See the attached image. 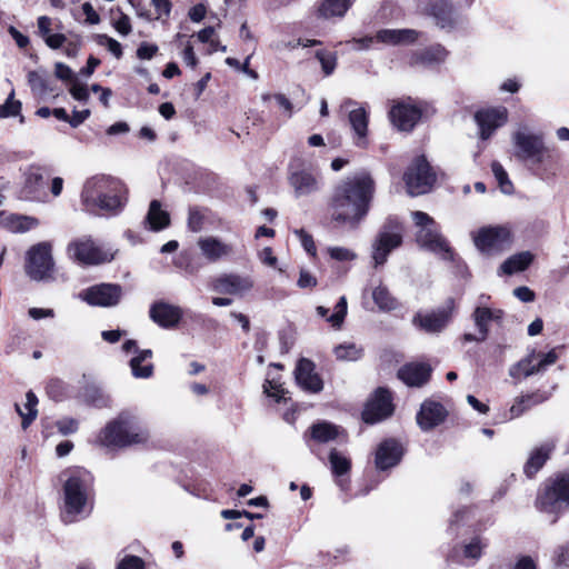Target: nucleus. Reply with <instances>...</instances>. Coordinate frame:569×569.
Wrapping results in <instances>:
<instances>
[{
	"mask_svg": "<svg viewBox=\"0 0 569 569\" xmlns=\"http://www.w3.org/2000/svg\"><path fill=\"white\" fill-rule=\"evenodd\" d=\"M38 398L32 391H28L26 395V403L22 409L19 405H16V410L19 416L22 418V428L27 429L30 423L37 418L38 410Z\"/></svg>",
	"mask_w": 569,
	"mask_h": 569,
	"instance_id": "40",
	"label": "nucleus"
},
{
	"mask_svg": "<svg viewBox=\"0 0 569 569\" xmlns=\"http://www.w3.org/2000/svg\"><path fill=\"white\" fill-rule=\"evenodd\" d=\"M122 297V288L117 283H99L79 292V298L93 307H114Z\"/></svg>",
	"mask_w": 569,
	"mask_h": 569,
	"instance_id": "11",
	"label": "nucleus"
},
{
	"mask_svg": "<svg viewBox=\"0 0 569 569\" xmlns=\"http://www.w3.org/2000/svg\"><path fill=\"white\" fill-rule=\"evenodd\" d=\"M28 83L36 92H43L47 89L44 78L37 71H30L28 73Z\"/></svg>",
	"mask_w": 569,
	"mask_h": 569,
	"instance_id": "59",
	"label": "nucleus"
},
{
	"mask_svg": "<svg viewBox=\"0 0 569 569\" xmlns=\"http://www.w3.org/2000/svg\"><path fill=\"white\" fill-rule=\"evenodd\" d=\"M533 260L530 251H520L508 258L500 267L505 274H513L526 270Z\"/></svg>",
	"mask_w": 569,
	"mask_h": 569,
	"instance_id": "36",
	"label": "nucleus"
},
{
	"mask_svg": "<svg viewBox=\"0 0 569 569\" xmlns=\"http://www.w3.org/2000/svg\"><path fill=\"white\" fill-rule=\"evenodd\" d=\"M98 42L101 46H106L107 49L116 57L121 58L122 57V47L119 41L116 39L107 36V34H100L98 36Z\"/></svg>",
	"mask_w": 569,
	"mask_h": 569,
	"instance_id": "53",
	"label": "nucleus"
},
{
	"mask_svg": "<svg viewBox=\"0 0 569 569\" xmlns=\"http://www.w3.org/2000/svg\"><path fill=\"white\" fill-rule=\"evenodd\" d=\"M181 58L188 67H190L192 69H194L197 67L198 58L196 57L193 46L191 44L190 41H187V43L181 52Z\"/></svg>",
	"mask_w": 569,
	"mask_h": 569,
	"instance_id": "62",
	"label": "nucleus"
},
{
	"mask_svg": "<svg viewBox=\"0 0 569 569\" xmlns=\"http://www.w3.org/2000/svg\"><path fill=\"white\" fill-rule=\"evenodd\" d=\"M431 367L427 363L411 362L401 367L398 378L408 387H421L430 379Z\"/></svg>",
	"mask_w": 569,
	"mask_h": 569,
	"instance_id": "26",
	"label": "nucleus"
},
{
	"mask_svg": "<svg viewBox=\"0 0 569 569\" xmlns=\"http://www.w3.org/2000/svg\"><path fill=\"white\" fill-rule=\"evenodd\" d=\"M375 180L367 171L343 178L335 188L330 201L332 221L357 227L368 214L375 194Z\"/></svg>",
	"mask_w": 569,
	"mask_h": 569,
	"instance_id": "1",
	"label": "nucleus"
},
{
	"mask_svg": "<svg viewBox=\"0 0 569 569\" xmlns=\"http://www.w3.org/2000/svg\"><path fill=\"white\" fill-rule=\"evenodd\" d=\"M117 569H144V562L137 556H127L118 563Z\"/></svg>",
	"mask_w": 569,
	"mask_h": 569,
	"instance_id": "61",
	"label": "nucleus"
},
{
	"mask_svg": "<svg viewBox=\"0 0 569 569\" xmlns=\"http://www.w3.org/2000/svg\"><path fill=\"white\" fill-rule=\"evenodd\" d=\"M261 99L263 102L274 100L276 104L282 110L287 118H290L293 113V106L291 101L282 93H263Z\"/></svg>",
	"mask_w": 569,
	"mask_h": 569,
	"instance_id": "46",
	"label": "nucleus"
},
{
	"mask_svg": "<svg viewBox=\"0 0 569 569\" xmlns=\"http://www.w3.org/2000/svg\"><path fill=\"white\" fill-rule=\"evenodd\" d=\"M447 417L445 407L436 401H425L417 415V422L422 430H430L441 422Z\"/></svg>",
	"mask_w": 569,
	"mask_h": 569,
	"instance_id": "25",
	"label": "nucleus"
},
{
	"mask_svg": "<svg viewBox=\"0 0 569 569\" xmlns=\"http://www.w3.org/2000/svg\"><path fill=\"white\" fill-rule=\"evenodd\" d=\"M477 249L510 246L512 232L507 226H486L470 233Z\"/></svg>",
	"mask_w": 569,
	"mask_h": 569,
	"instance_id": "13",
	"label": "nucleus"
},
{
	"mask_svg": "<svg viewBox=\"0 0 569 569\" xmlns=\"http://www.w3.org/2000/svg\"><path fill=\"white\" fill-rule=\"evenodd\" d=\"M347 299L342 296L335 307V312L327 318L328 322L335 328H340L347 315Z\"/></svg>",
	"mask_w": 569,
	"mask_h": 569,
	"instance_id": "49",
	"label": "nucleus"
},
{
	"mask_svg": "<svg viewBox=\"0 0 569 569\" xmlns=\"http://www.w3.org/2000/svg\"><path fill=\"white\" fill-rule=\"evenodd\" d=\"M549 397L550 395L548 392L541 391H536L530 395L518 397L510 408L511 417H519L527 409L546 401Z\"/></svg>",
	"mask_w": 569,
	"mask_h": 569,
	"instance_id": "37",
	"label": "nucleus"
},
{
	"mask_svg": "<svg viewBox=\"0 0 569 569\" xmlns=\"http://www.w3.org/2000/svg\"><path fill=\"white\" fill-rule=\"evenodd\" d=\"M408 193L420 196L429 192L436 182V174L423 156L415 159L403 176Z\"/></svg>",
	"mask_w": 569,
	"mask_h": 569,
	"instance_id": "6",
	"label": "nucleus"
},
{
	"mask_svg": "<svg viewBox=\"0 0 569 569\" xmlns=\"http://www.w3.org/2000/svg\"><path fill=\"white\" fill-rule=\"evenodd\" d=\"M449 56V51L439 43L427 48L412 51L409 57V64L417 67H433L443 63Z\"/></svg>",
	"mask_w": 569,
	"mask_h": 569,
	"instance_id": "21",
	"label": "nucleus"
},
{
	"mask_svg": "<svg viewBox=\"0 0 569 569\" xmlns=\"http://www.w3.org/2000/svg\"><path fill=\"white\" fill-rule=\"evenodd\" d=\"M392 411L393 406L390 392L386 389L379 388L368 400L362 412V419L367 423H376L389 417Z\"/></svg>",
	"mask_w": 569,
	"mask_h": 569,
	"instance_id": "16",
	"label": "nucleus"
},
{
	"mask_svg": "<svg viewBox=\"0 0 569 569\" xmlns=\"http://www.w3.org/2000/svg\"><path fill=\"white\" fill-rule=\"evenodd\" d=\"M310 431L312 439L321 443L335 440L340 435L339 427L327 421L312 425Z\"/></svg>",
	"mask_w": 569,
	"mask_h": 569,
	"instance_id": "38",
	"label": "nucleus"
},
{
	"mask_svg": "<svg viewBox=\"0 0 569 569\" xmlns=\"http://www.w3.org/2000/svg\"><path fill=\"white\" fill-rule=\"evenodd\" d=\"M204 222V212L200 208H190L188 214V228L198 232L202 229Z\"/></svg>",
	"mask_w": 569,
	"mask_h": 569,
	"instance_id": "50",
	"label": "nucleus"
},
{
	"mask_svg": "<svg viewBox=\"0 0 569 569\" xmlns=\"http://www.w3.org/2000/svg\"><path fill=\"white\" fill-rule=\"evenodd\" d=\"M489 297L481 295L478 305L471 313L472 321L478 330V335L465 333L462 340L465 342H483L489 336V326L491 322L499 323L503 318L501 309H495L486 306Z\"/></svg>",
	"mask_w": 569,
	"mask_h": 569,
	"instance_id": "7",
	"label": "nucleus"
},
{
	"mask_svg": "<svg viewBox=\"0 0 569 569\" xmlns=\"http://www.w3.org/2000/svg\"><path fill=\"white\" fill-rule=\"evenodd\" d=\"M475 119L479 127V136L482 140L489 139L495 131L508 121L506 107L485 108L476 112Z\"/></svg>",
	"mask_w": 569,
	"mask_h": 569,
	"instance_id": "15",
	"label": "nucleus"
},
{
	"mask_svg": "<svg viewBox=\"0 0 569 569\" xmlns=\"http://www.w3.org/2000/svg\"><path fill=\"white\" fill-rule=\"evenodd\" d=\"M553 449V442H546L531 451L523 467L527 477H533L542 468Z\"/></svg>",
	"mask_w": 569,
	"mask_h": 569,
	"instance_id": "32",
	"label": "nucleus"
},
{
	"mask_svg": "<svg viewBox=\"0 0 569 569\" xmlns=\"http://www.w3.org/2000/svg\"><path fill=\"white\" fill-rule=\"evenodd\" d=\"M563 506H569V473L550 479L537 497V507L543 512L556 513Z\"/></svg>",
	"mask_w": 569,
	"mask_h": 569,
	"instance_id": "5",
	"label": "nucleus"
},
{
	"mask_svg": "<svg viewBox=\"0 0 569 569\" xmlns=\"http://www.w3.org/2000/svg\"><path fill=\"white\" fill-rule=\"evenodd\" d=\"M263 389L268 396L276 398L277 401L286 399V390L274 379H267V381L263 385Z\"/></svg>",
	"mask_w": 569,
	"mask_h": 569,
	"instance_id": "52",
	"label": "nucleus"
},
{
	"mask_svg": "<svg viewBox=\"0 0 569 569\" xmlns=\"http://www.w3.org/2000/svg\"><path fill=\"white\" fill-rule=\"evenodd\" d=\"M329 461L331 465L332 472L336 476H342L349 472L351 468V461L346 456L341 455L336 449H332L329 455Z\"/></svg>",
	"mask_w": 569,
	"mask_h": 569,
	"instance_id": "44",
	"label": "nucleus"
},
{
	"mask_svg": "<svg viewBox=\"0 0 569 569\" xmlns=\"http://www.w3.org/2000/svg\"><path fill=\"white\" fill-rule=\"evenodd\" d=\"M151 357L152 351L150 349H144L139 351L138 355L130 360L131 371L136 378H149L152 376L153 366L151 363H147L144 366L141 365Z\"/></svg>",
	"mask_w": 569,
	"mask_h": 569,
	"instance_id": "39",
	"label": "nucleus"
},
{
	"mask_svg": "<svg viewBox=\"0 0 569 569\" xmlns=\"http://www.w3.org/2000/svg\"><path fill=\"white\" fill-rule=\"evenodd\" d=\"M372 299L380 310L389 311L396 309L397 307L396 299L391 297L387 288L382 286H378L377 288L373 289Z\"/></svg>",
	"mask_w": 569,
	"mask_h": 569,
	"instance_id": "42",
	"label": "nucleus"
},
{
	"mask_svg": "<svg viewBox=\"0 0 569 569\" xmlns=\"http://www.w3.org/2000/svg\"><path fill=\"white\" fill-rule=\"evenodd\" d=\"M288 180L297 198L310 196L319 191L321 187L319 176L309 170L293 171Z\"/></svg>",
	"mask_w": 569,
	"mask_h": 569,
	"instance_id": "19",
	"label": "nucleus"
},
{
	"mask_svg": "<svg viewBox=\"0 0 569 569\" xmlns=\"http://www.w3.org/2000/svg\"><path fill=\"white\" fill-rule=\"evenodd\" d=\"M423 13L432 19L438 29L447 33L457 31L463 24V17L450 0H436L423 9Z\"/></svg>",
	"mask_w": 569,
	"mask_h": 569,
	"instance_id": "8",
	"label": "nucleus"
},
{
	"mask_svg": "<svg viewBox=\"0 0 569 569\" xmlns=\"http://www.w3.org/2000/svg\"><path fill=\"white\" fill-rule=\"evenodd\" d=\"M47 173V169L43 167L30 166L26 176L27 186L32 188H39L42 184V181Z\"/></svg>",
	"mask_w": 569,
	"mask_h": 569,
	"instance_id": "48",
	"label": "nucleus"
},
{
	"mask_svg": "<svg viewBox=\"0 0 569 569\" xmlns=\"http://www.w3.org/2000/svg\"><path fill=\"white\" fill-rule=\"evenodd\" d=\"M483 546L478 538L472 539V541L465 546L463 555L466 558H471L473 560H478L481 557Z\"/></svg>",
	"mask_w": 569,
	"mask_h": 569,
	"instance_id": "57",
	"label": "nucleus"
},
{
	"mask_svg": "<svg viewBox=\"0 0 569 569\" xmlns=\"http://www.w3.org/2000/svg\"><path fill=\"white\" fill-rule=\"evenodd\" d=\"M69 91L73 99L82 102H87L90 96L89 89L78 81H73Z\"/></svg>",
	"mask_w": 569,
	"mask_h": 569,
	"instance_id": "60",
	"label": "nucleus"
},
{
	"mask_svg": "<svg viewBox=\"0 0 569 569\" xmlns=\"http://www.w3.org/2000/svg\"><path fill=\"white\" fill-rule=\"evenodd\" d=\"M4 227L13 233H24L39 226V220L31 216L9 214L3 219Z\"/></svg>",
	"mask_w": 569,
	"mask_h": 569,
	"instance_id": "35",
	"label": "nucleus"
},
{
	"mask_svg": "<svg viewBox=\"0 0 569 569\" xmlns=\"http://www.w3.org/2000/svg\"><path fill=\"white\" fill-rule=\"evenodd\" d=\"M26 272L37 281L51 279L54 272V262L50 251H28Z\"/></svg>",
	"mask_w": 569,
	"mask_h": 569,
	"instance_id": "17",
	"label": "nucleus"
},
{
	"mask_svg": "<svg viewBox=\"0 0 569 569\" xmlns=\"http://www.w3.org/2000/svg\"><path fill=\"white\" fill-rule=\"evenodd\" d=\"M173 264L187 272L194 273L210 262L219 260L226 251H166Z\"/></svg>",
	"mask_w": 569,
	"mask_h": 569,
	"instance_id": "12",
	"label": "nucleus"
},
{
	"mask_svg": "<svg viewBox=\"0 0 569 569\" xmlns=\"http://www.w3.org/2000/svg\"><path fill=\"white\" fill-rule=\"evenodd\" d=\"M333 352L338 360L346 361H356L362 356V349L351 342L337 346Z\"/></svg>",
	"mask_w": 569,
	"mask_h": 569,
	"instance_id": "43",
	"label": "nucleus"
},
{
	"mask_svg": "<svg viewBox=\"0 0 569 569\" xmlns=\"http://www.w3.org/2000/svg\"><path fill=\"white\" fill-rule=\"evenodd\" d=\"M253 287L250 277L239 274H226L218 278L213 283V289L223 295L243 296Z\"/></svg>",
	"mask_w": 569,
	"mask_h": 569,
	"instance_id": "22",
	"label": "nucleus"
},
{
	"mask_svg": "<svg viewBox=\"0 0 569 569\" xmlns=\"http://www.w3.org/2000/svg\"><path fill=\"white\" fill-rule=\"evenodd\" d=\"M119 186V179L109 176H93L86 180L81 191V202L87 210H92V206L108 190L114 191Z\"/></svg>",
	"mask_w": 569,
	"mask_h": 569,
	"instance_id": "14",
	"label": "nucleus"
},
{
	"mask_svg": "<svg viewBox=\"0 0 569 569\" xmlns=\"http://www.w3.org/2000/svg\"><path fill=\"white\" fill-rule=\"evenodd\" d=\"M315 363L306 358L298 361L295 376L297 383L306 391L320 392L323 389L321 378L315 372Z\"/></svg>",
	"mask_w": 569,
	"mask_h": 569,
	"instance_id": "20",
	"label": "nucleus"
},
{
	"mask_svg": "<svg viewBox=\"0 0 569 569\" xmlns=\"http://www.w3.org/2000/svg\"><path fill=\"white\" fill-rule=\"evenodd\" d=\"M453 309V300H449L445 307L439 308L436 311L425 315L418 313L413 318V323L427 332H439L448 325Z\"/></svg>",
	"mask_w": 569,
	"mask_h": 569,
	"instance_id": "18",
	"label": "nucleus"
},
{
	"mask_svg": "<svg viewBox=\"0 0 569 569\" xmlns=\"http://www.w3.org/2000/svg\"><path fill=\"white\" fill-rule=\"evenodd\" d=\"M100 243L97 242L90 236H81L73 241H71L68 246V249H99Z\"/></svg>",
	"mask_w": 569,
	"mask_h": 569,
	"instance_id": "54",
	"label": "nucleus"
},
{
	"mask_svg": "<svg viewBox=\"0 0 569 569\" xmlns=\"http://www.w3.org/2000/svg\"><path fill=\"white\" fill-rule=\"evenodd\" d=\"M316 58L319 60L321 69L326 76H330L335 71L337 67L336 53L328 52L326 50H318L316 52Z\"/></svg>",
	"mask_w": 569,
	"mask_h": 569,
	"instance_id": "47",
	"label": "nucleus"
},
{
	"mask_svg": "<svg viewBox=\"0 0 569 569\" xmlns=\"http://www.w3.org/2000/svg\"><path fill=\"white\" fill-rule=\"evenodd\" d=\"M159 48L157 44L149 42H141L137 49V57L140 60H151L158 52Z\"/></svg>",
	"mask_w": 569,
	"mask_h": 569,
	"instance_id": "56",
	"label": "nucleus"
},
{
	"mask_svg": "<svg viewBox=\"0 0 569 569\" xmlns=\"http://www.w3.org/2000/svg\"><path fill=\"white\" fill-rule=\"evenodd\" d=\"M78 421L70 417H66L57 421V428L63 436L74 433L78 430Z\"/></svg>",
	"mask_w": 569,
	"mask_h": 569,
	"instance_id": "55",
	"label": "nucleus"
},
{
	"mask_svg": "<svg viewBox=\"0 0 569 569\" xmlns=\"http://www.w3.org/2000/svg\"><path fill=\"white\" fill-rule=\"evenodd\" d=\"M143 223L146 228L151 231H161L169 227L170 214L162 208V204L159 200H152L149 204V209Z\"/></svg>",
	"mask_w": 569,
	"mask_h": 569,
	"instance_id": "31",
	"label": "nucleus"
},
{
	"mask_svg": "<svg viewBox=\"0 0 569 569\" xmlns=\"http://www.w3.org/2000/svg\"><path fill=\"white\" fill-rule=\"evenodd\" d=\"M419 36L420 32L415 29H382L377 32V42L389 46L411 44Z\"/></svg>",
	"mask_w": 569,
	"mask_h": 569,
	"instance_id": "29",
	"label": "nucleus"
},
{
	"mask_svg": "<svg viewBox=\"0 0 569 569\" xmlns=\"http://www.w3.org/2000/svg\"><path fill=\"white\" fill-rule=\"evenodd\" d=\"M513 156L523 162L540 166L551 160V150L546 144L543 134L533 132L528 126L519 124L511 133Z\"/></svg>",
	"mask_w": 569,
	"mask_h": 569,
	"instance_id": "4",
	"label": "nucleus"
},
{
	"mask_svg": "<svg viewBox=\"0 0 569 569\" xmlns=\"http://www.w3.org/2000/svg\"><path fill=\"white\" fill-rule=\"evenodd\" d=\"M182 317V310L163 301L156 302L150 308V318L163 328L174 327Z\"/></svg>",
	"mask_w": 569,
	"mask_h": 569,
	"instance_id": "27",
	"label": "nucleus"
},
{
	"mask_svg": "<svg viewBox=\"0 0 569 569\" xmlns=\"http://www.w3.org/2000/svg\"><path fill=\"white\" fill-rule=\"evenodd\" d=\"M403 449L401 445L393 440L388 439L381 442L376 451V467L379 470H387L395 467L401 460Z\"/></svg>",
	"mask_w": 569,
	"mask_h": 569,
	"instance_id": "24",
	"label": "nucleus"
},
{
	"mask_svg": "<svg viewBox=\"0 0 569 569\" xmlns=\"http://www.w3.org/2000/svg\"><path fill=\"white\" fill-rule=\"evenodd\" d=\"M89 473L84 470H73L63 485L62 519L66 523L78 521L90 512Z\"/></svg>",
	"mask_w": 569,
	"mask_h": 569,
	"instance_id": "3",
	"label": "nucleus"
},
{
	"mask_svg": "<svg viewBox=\"0 0 569 569\" xmlns=\"http://www.w3.org/2000/svg\"><path fill=\"white\" fill-rule=\"evenodd\" d=\"M491 171H492L495 178L497 179L501 191L506 194L511 193L513 190V187H512L511 181L508 178L506 170L501 166V163H499L498 161H493L491 163Z\"/></svg>",
	"mask_w": 569,
	"mask_h": 569,
	"instance_id": "45",
	"label": "nucleus"
},
{
	"mask_svg": "<svg viewBox=\"0 0 569 569\" xmlns=\"http://www.w3.org/2000/svg\"><path fill=\"white\" fill-rule=\"evenodd\" d=\"M356 0H323L317 14L322 19L342 18Z\"/></svg>",
	"mask_w": 569,
	"mask_h": 569,
	"instance_id": "34",
	"label": "nucleus"
},
{
	"mask_svg": "<svg viewBox=\"0 0 569 569\" xmlns=\"http://www.w3.org/2000/svg\"><path fill=\"white\" fill-rule=\"evenodd\" d=\"M80 267H96L111 262L114 254L111 251H73L70 257Z\"/></svg>",
	"mask_w": 569,
	"mask_h": 569,
	"instance_id": "33",
	"label": "nucleus"
},
{
	"mask_svg": "<svg viewBox=\"0 0 569 569\" xmlns=\"http://www.w3.org/2000/svg\"><path fill=\"white\" fill-rule=\"evenodd\" d=\"M540 372L539 367L537 365L536 355L531 353L525 359L520 360L517 365L510 368V376L512 378H521L529 377L535 373Z\"/></svg>",
	"mask_w": 569,
	"mask_h": 569,
	"instance_id": "41",
	"label": "nucleus"
},
{
	"mask_svg": "<svg viewBox=\"0 0 569 569\" xmlns=\"http://www.w3.org/2000/svg\"><path fill=\"white\" fill-rule=\"evenodd\" d=\"M113 28L121 34L128 36L132 31L131 21L129 16L120 12L118 19L113 20Z\"/></svg>",
	"mask_w": 569,
	"mask_h": 569,
	"instance_id": "58",
	"label": "nucleus"
},
{
	"mask_svg": "<svg viewBox=\"0 0 569 569\" xmlns=\"http://www.w3.org/2000/svg\"><path fill=\"white\" fill-rule=\"evenodd\" d=\"M412 219L419 230L417 242L425 249H450L446 238L439 231L433 219L422 211L412 212Z\"/></svg>",
	"mask_w": 569,
	"mask_h": 569,
	"instance_id": "9",
	"label": "nucleus"
},
{
	"mask_svg": "<svg viewBox=\"0 0 569 569\" xmlns=\"http://www.w3.org/2000/svg\"><path fill=\"white\" fill-rule=\"evenodd\" d=\"M13 96L12 91L7 101L0 107V118L14 117L20 112L21 102L13 100Z\"/></svg>",
	"mask_w": 569,
	"mask_h": 569,
	"instance_id": "51",
	"label": "nucleus"
},
{
	"mask_svg": "<svg viewBox=\"0 0 569 569\" xmlns=\"http://www.w3.org/2000/svg\"><path fill=\"white\" fill-rule=\"evenodd\" d=\"M341 108L350 109L348 121L352 130L353 144L360 149L369 147V114L367 110L352 99H347Z\"/></svg>",
	"mask_w": 569,
	"mask_h": 569,
	"instance_id": "10",
	"label": "nucleus"
},
{
	"mask_svg": "<svg viewBox=\"0 0 569 569\" xmlns=\"http://www.w3.org/2000/svg\"><path fill=\"white\" fill-rule=\"evenodd\" d=\"M152 6L157 12V19H161L162 17L168 18L171 12V2L170 0H151Z\"/></svg>",
	"mask_w": 569,
	"mask_h": 569,
	"instance_id": "63",
	"label": "nucleus"
},
{
	"mask_svg": "<svg viewBox=\"0 0 569 569\" xmlns=\"http://www.w3.org/2000/svg\"><path fill=\"white\" fill-rule=\"evenodd\" d=\"M148 440L149 431L138 417L123 411L100 430L96 441L101 447L116 449L146 443Z\"/></svg>",
	"mask_w": 569,
	"mask_h": 569,
	"instance_id": "2",
	"label": "nucleus"
},
{
	"mask_svg": "<svg viewBox=\"0 0 569 569\" xmlns=\"http://www.w3.org/2000/svg\"><path fill=\"white\" fill-rule=\"evenodd\" d=\"M127 202V188L122 181L119 180V186L114 191L108 190L97 202L92 206V210L100 209L102 211L117 213L122 210Z\"/></svg>",
	"mask_w": 569,
	"mask_h": 569,
	"instance_id": "28",
	"label": "nucleus"
},
{
	"mask_svg": "<svg viewBox=\"0 0 569 569\" xmlns=\"http://www.w3.org/2000/svg\"><path fill=\"white\" fill-rule=\"evenodd\" d=\"M420 117L421 111L418 108L406 103L395 104L389 112L390 121L400 131L412 130Z\"/></svg>",
	"mask_w": 569,
	"mask_h": 569,
	"instance_id": "23",
	"label": "nucleus"
},
{
	"mask_svg": "<svg viewBox=\"0 0 569 569\" xmlns=\"http://www.w3.org/2000/svg\"><path fill=\"white\" fill-rule=\"evenodd\" d=\"M536 359L539 370L542 371L546 367L551 366L557 361L558 355L555 350H550L545 355H536Z\"/></svg>",
	"mask_w": 569,
	"mask_h": 569,
	"instance_id": "64",
	"label": "nucleus"
},
{
	"mask_svg": "<svg viewBox=\"0 0 569 569\" xmlns=\"http://www.w3.org/2000/svg\"><path fill=\"white\" fill-rule=\"evenodd\" d=\"M402 244V226L396 221H388L377 237L376 249H396Z\"/></svg>",
	"mask_w": 569,
	"mask_h": 569,
	"instance_id": "30",
	"label": "nucleus"
}]
</instances>
